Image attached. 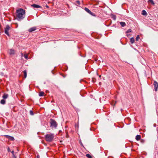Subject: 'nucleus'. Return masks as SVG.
I'll return each mask as SVG.
<instances>
[{
	"label": "nucleus",
	"instance_id": "obj_34",
	"mask_svg": "<svg viewBox=\"0 0 158 158\" xmlns=\"http://www.w3.org/2000/svg\"><path fill=\"white\" fill-rule=\"evenodd\" d=\"M1 74L2 75V76H3V74H2V73H1Z\"/></svg>",
	"mask_w": 158,
	"mask_h": 158
},
{
	"label": "nucleus",
	"instance_id": "obj_30",
	"mask_svg": "<svg viewBox=\"0 0 158 158\" xmlns=\"http://www.w3.org/2000/svg\"><path fill=\"white\" fill-rule=\"evenodd\" d=\"M8 151L9 152L10 151V150L9 148H8Z\"/></svg>",
	"mask_w": 158,
	"mask_h": 158
},
{
	"label": "nucleus",
	"instance_id": "obj_35",
	"mask_svg": "<svg viewBox=\"0 0 158 158\" xmlns=\"http://www.w3.org/2000/svg\"><path fill=\"white\" fill-rule=\"evenodd\" d=\"M1 74L2 75V76H3V74H2V73H1Z\"/></svg>",
	"mask_w": 158,
	"mask_h": 158
},
{
	"label": "nucleus",
	"instance_id": "obj_9",
	"mask_svg": "<svg viewBox=\"0 0 158 158\" xmlns=\"http://www.w3.org/2000/svg\"><path fill=\"white\" fill-rule=\"evenodd\" d=\"M9 53L10 55H13L15 53V51L14 50L10 49L9 52Z\"/></svg>",
	"mask_w": 158,
	"mask_h": 158
},
{
	"label": "nucleus",
	"instance_id": "obj_14",
	"mask_svg": "<svg viewBox=\"0 0 158 158\" xmlns=\"http://www.w3.org/2000/svg\"><path fill=\"white\" fill-rule=\"evenodd\" d=\"M141 138V136L140 135H137L135 137V139L137 140H139Z\"/></svg>",
	"mask_w": 158,
	"mask_h": 158
},
{
	"label": "nucleus",
	"instance_id": "obj_10",
	"mask_svg": "<svg viewBox=\"0 0 158 158\" xmlns=\"http://www.w3.org/2000/svg\"><path fill=\"white\" fill-rule=\"evenodd\" d=\"M36 29L35 27H33L29 29L28 30V31L29 32H31L33 31H35Z\"/></svg>",
	"mask_w": 158,
	"mask_h": 158
},
{
	"label": "nucleus",
	"instance_id": "obj_1",
	"mask_svg": "<svg viewBox=\"0 0 158 158\" xmlns=\"http://www.w3.org/2000/svg\"><path fill=\"white\" fill-rule=\"evenodd\" d=\"M25 10L22 8H19L16 10V19L18 21H21L25 18Z\"/></svg>",
	"mask_w": 158,
	"mask_h": 158
},
{
	"label": "nucleus",
	"instance_id": "obj_20",
	"mask_svg": "<svg viewBox=\"0 0 158 158\" xmlns=\"http://www.w3.org/2000/svg\"><path fill=\"white\" fill-rule=\"evenodd\" d=\"M86 156L88 158H92V156L88 154H87L86 155Z\"/></svg>",
	"mask_w": 158,
	"mask_h": 158
},
{
	"label": "nucleus",
	"instance_id": "obj_24",
	"mask_svg": "<svg viewBox=\"0 0 158 158\" xmlns=\"http://www.w3.org/2000/svg\"><path fill=\"white\" fill-rule=\"evenodd\" d=\"M131 31V29H129L127 31L126 33H129Z\"/></svg>",
	"mask_w": 158,
	"mask_h": 158
},
{
	"label": "nucleus",
	"instance_id": "obj_8",
	"mask_svg": "<svg viewBox=\"0 0 158 158\" xmlns=\"http://www.w3.org/2000/svg\"><path fill=\"white\" fill-rule=\"evenodd\" d=\"M31 7H32L35 8H41V6L39 5H36L35 4H33L31 5Z\"/></svg>",
	"mask_w": 158,
	"mask_h": 158
},
{
	"label": "nucleus",
	"instance_id": "obj_5",
	"mask_svg": "<svg viewBox=\"0 0 158 158\" xmlns=\"http://www.w3.org/2000/svg\"><path fill=\"white\" fill-rule=\"evenodd\" d=\"M153 85L154 86V89L155 91H157L158 89V83L156 81H155L153 83Z\"/></svg>",
	"mask_w": 158,
	"mask_h": 158
},
{
	"label": "nucleus",
	"instance_id": "obj_22",
	"mask_svg": "<svg viewBox=\"0 0 158 158\" xmlns=\"http://www.w3.org/2000/svg\"><path fill=\"white\" fill-rule=\"evenodd\" d=\"M30 115H33L34 114V113L33 112V111H32L31 110H30Z\"/></svg>",
	"mask_w": 158,
	"mask_h": 158
},
{
	"label": "nucleus",
	"instance_id": "obj_17",
	"mask_svg": "<svg viewBox=\"0 0 158 158\" xmlns=\"http://www.w3.org/2000/svg\"><path fill=\"white\" fill-rule=\"evenodd\" d=\"M44 93L43 92H41L39 93V96L40 97L43 96L44 95Z\"/></svg>",
	"mask_w": 158,
	"mask_h": 158
},
{
	"label": "nucleus",
	"instance_id": "obj_18",
	"mask_svg": "<svg viewBox=\"0 0 158 158\" xmlns=\"http://www.w3.org/2000/svg\"><path fill=\"white\" fill-rule=\"evenodd\" d=\"M134 41L135 40L133 37H132L130 39V42L132 44L134 43Z\"/></svg>",
	"mask_w": 158,
	"mask_h": 158
},
{
	"label": "nucleus",
	"instance_id": "obj_16",
	"mask_svg": "<svg viewBox=\"0 0 158 158\" xmlns=\"http://www.w3.org/2000/svg\"><path fill=\"white\" fill-rule=\"evenodd\" d=\"M148 3H151L153 5H154L155 4V3L153 0H148Z\"/></svg>",
	"mask_w": 158,
	"mask_h": 158
},
{
	"label": "nucleus",
	"instance_id": "obj_12",
	"mask_svg": "<svg viewBox=\"0 0 158 158\" xmlns=\"http://www.w3.org/2000/svg\"><path fill=\"white\" fill-rule=\"evenodd\" d=\"M119 23L121 25V26L123 27H124L126 26V24L124 22H119Z\"/></svg>",
	"mask_w": 158,
	"mask_h": 158
},
{
	"label": "nucleus",
	"instance_id": "obj_15",
	"mask_svg": "<svg viewBox=\"0 0 158 158\" xmlns=\"http://www.w3.org/2000/svg\"><path fill=\"white\" fill-rule=\"evenodd\" d=\"M142 14L143 15L146 16L147 15V13L145 10H143L142 11Z\"/></svg>",
	"mask_w": 158,
	"mask_h": 158
},
{
	"label": "nucleus",
	"instance_id": "obj_6",
	"mask_svg": "<svg viewBox=\"0 0 158 158\" xmlns=\"http://www.w3.org/2000/svg\"><path fill=\"white\" fill-rule=\"evenodd\" d=\"M84 10H85L88 12V13L91 15H94V14L91 11H90L89 9H88L87 7L85 8Z\"/></svg>",
	"mask_w": 158,
	"mask_h": 158
},
{
	"label": "nucleus",
	"instance_id": "obj_32",
	"mask_svg": "<svg viewBox=\"0 0 158 158\" xmlns=\"http://www.w3.org/2000/svg\"><path fill=\"white\" fill-rule=\"evenodd\" d=\"M11 153H12V154H13L14 153V151H12L11 152Z\"/></svg>",
	"mask_w": 158,
	"mask_h": 158
},
{
	"label": "nucleus",
	"instance_id": "obj_21",
	"mask_svg": "<svg viewBox=\"0 0 158 158\" xmlns=\"http://www.w3.org/2000/svg\"><path fill=\"white\" fill-rule=\"evenodd\" d=\"M24 58L27 60V59L28 58V55L27 54H24Z\"/></svg>",
	"mask_w": 158,
	"mask_h": 158
},
{
	"label": "nucleus",
	"instance_id": "obj_31",
	"mask_svg": "<svg viewBox=\"0 0 158 158\" xmlns=\"http://www.w3.org/2000/svg\"><path fill=\"white\" fill-rule=\"evenodd\" d=\"M37 158H40V156L39 155H38L37 156Z\"/></svg>",
	"mask_w": 158,
	"mask_h": 158
},
{
	"label": "nucleus",
	"instance_id": "obj_25",
	"mask_svg": "<svg viewBox=\"0 0 158 158\" xmlns=\"http://www.w3.org/2000/svg\"><path fill=\"white\" fill-rule=\"evenodd\" d=\"M113 19L114 20H115L116 19V17L115 15H114L113 16Z\"/></svg>",
	"mask_w": 158,
	"mask_h": 158
},
{
	"label": "nucleus",
	"instance_id": "obj_28",
	"mask_svg": "<svg viewBox=\"0 0 158 158\" xmlns=\"http://www.w3.org/2000/svg\"><path fill=\"white\" fill-rule=\"evenodd\" d=\"M79 142H80V143L81 144V145L82 146H83V144H82V142H81V141H79Z\"/></svg>",
	"mask_w": 158,
	"mask_h": 158
},
{
	"label": "nucleus",
	"instance_id": "obj_19",
	"mask_svg": "<svg viewBox=\"0 0 158 158\" xmlns=\"http://www.w3.org/2000/svg\"><path fill=\"white\" fill-rule=\"evenodd\" d=\"M23 73L24 74V78H25L27 76V71L25 70L23 71Z\"/></svg>",
	"mask_w": 158,
	"mask_h": 158
},
{
	"label": "nucleus",
	"instance_id": "obj_2",
	"mask_svg": "<svg viewBox=\"0 0 158 158\" xmlns=\"http://www.w3.org/2000/svg\"><path fill=\"white\" fill-rule=\"evenodd\" d=\"M45 140L48 142H51L53 139L54 136L53 134H49L46 135L45 136Z\"/></svg>",
	"mask_w": 158,
	"mask_h": 158
},
{
	"label": "nucleus",
	"instance_id": "obj_23",
	"mask_svg": "<svg viewBox=\"0 0 158 158\" xmlns=\"http://www.w3.org/2000/svg\"><path fill=\"white\" fill-rule=\"evenodd\" d=\"M140 38L139 35H138L136 38V40L138 41L139 39Z\"/></svg>",
	"mask_w": 158,
	"mask_h": 158
},
{
	"label": "nucleus",
	"instance_id": "obj_11",
	"mask_svg": "<svg viewBox=\"0 0 158 158\" xmlns=\"http://www.w3.org/2000/svg\"><path fill=\"white\" fill-rule=\"evenodd\" d=\"M8 95L7 94L4 93L3 94V95L2 96V98L4 99H6L8 98Z\"/></svg>",
	"mask_w": 158,
	"mask_h": 158
},
{
	"label": "nucleus",
	"instance_id": "obj_33",
	"mask_svg": "<svg viewBox=\"0 0 158 158\" xmlns=\"http://www.w3.org/2000/svg\"><path fill=\"white\" fill-rule=\"evenodd\" d=\"M46 6L47 8H48V7H49V6H48V5H46Z\"/></svg>",
	"mask_w": 158,
	"mask_h": 158
},
{
	"label": "nucleus",
	"instance_id": "obj_29",
	"mask_svg": "<svg viewBox=\"0 0 158 158\" xmlns=\"http://www.w3.org/2000/svg\"><path fill=\"white\" fill-rule=\"evenodd\" d=\"M1 26H0V35L1 34Z\"/></svg>",
	"mask_w": 158,
	"mask_h": 158
},
{
	"label": "nucleus",
	"instance_id": "obj_3",
	"mask_svg": "<svg viewBox=\"0 0 158 158\" xmlns=\"http://www.w3.org/2000/svg\"><path fill=\"white\" fill-rule=\"evenodd\" d=\"M50 127H51L56 128L57 126V123L56 122L52 119H51L50 122Z\"/></svg>",
	"mask_w": 158,
	"mask_h": 158
},
{
	"label": "nucleus",
	"instance_id": "obj_7",
	"mask_svg": "<svg viewBox=\"0 0 158 158\" xmlns=\"http://www.w3.org/2000/svg\"><path fill=\"white\" fill-rule=\"evenodd\" d=\"M4 136L10 140L13 141L14 140V138L12 136L6 135H4Z\"/></svg>",
	"mask_w": 158,
	"mask_h": 158
},
{
	"label": "nucleus",
	"instance_id": "obj_13",
	"mask_svg": "<svg viewBox=\"0 0 158 158\" xmlns=\"http://www.w3.org/2000/svg\"><path fill=\"white\" fill-rule=\"evenodd\" d=\"M6 103V100L5 99H2L0 101V103L2 105H4Z\"/></svg>",
	"mask_w": 158,
	"mask_h": 158
},
{
	"label": "nucleus",
	"instance_id": "obj_4",
	"mask_svg": "<svg viewBox=\"0 0 158 158\" xmlns=\"http://www.w3.org/2000/svg\"><path fill=\"white\" fill-rule=\"evenodd\" d=\"M10 29V27L8 25H6L5 28V33L9 36H10V35L9 34L8 31Z\"/></svg>",
	"mask_w": 158,
	"mask_h": 158
},
{
	"label": "nucleus",
	"instance_id": "obj_36",
	"mask_svg": "<svg viewBox=\"0 0 158 158\" xmlns=\"http://www.w3.org/2000/svg\"><path fill=\"white\" fill-rule=\"evenodd\" d=\"M1 74L2 75V76H3V74H2V73H1Z\"/></svg>",
	"mask_w": 158,
	"mask_h": 158
},
{
	"label": "nucleus",
	"instance_id": "obj_27",
	"mask_svg": "<svg viewBox=\"0 0 158 158\" xmlns=\"http://www.w3.org/2000/svg\"><path fill=\"white\" fill-rule=\"evenodd\" d=\"M20 54L22 58V57L23 56V54L22 53H21Z\"/></svg>",
	"mask_w": 158,
	"mask_h": 158
},
{
	"label": "nucleus",
	"instance_id": "obj_26",
	"mask_svg": "<svg viewBox=\"0 0 158 158\" xmlns=\"http://www.w3.org/2000/svg\"><path fill=\"white\" fill-rule=\"evenodd\" d=\"M76 3L79 5L80 4V2L79 1H76Z\"/></svg>",
	"mask_w": 158,
	"mask_h": 158
}]
</instances>
